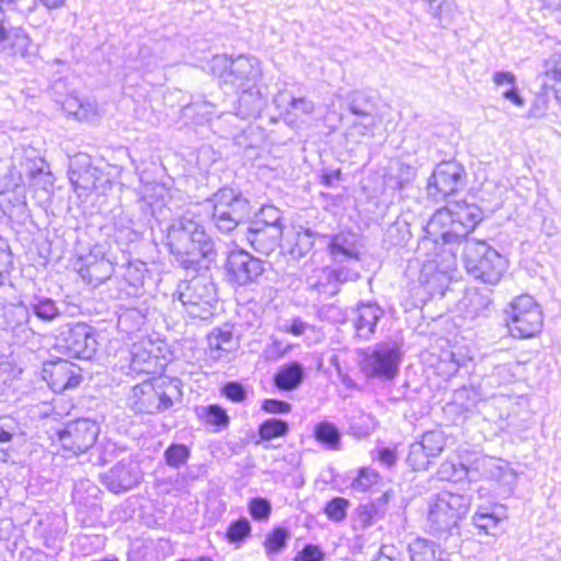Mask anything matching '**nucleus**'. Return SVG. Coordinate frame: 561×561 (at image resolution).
Returning a JSON list of instances; mask_svg holds the SVG:
<instances>
[{"label":"nucleus","mask_w":561,"mask_h":561,"mask_svg":"<svg viewBox=\"0 0 561 561\" xmlns=\"http://www.w3.org/2000/svg\"><path fill=\"white\" fill-rule=\"evenodd\" d=\"M167 247L179 267L194 273L209 270L218 256L215 239L201 222L187 216L169 225Z\"/></svg>","instance_id":"f257e3e1"},{"label":"nucleus","mask_w":561,"mask_h":561,"mask_svg":"<svg viewBox=\"0 0 561 561\" xmlns=\"http://www.w3.org/2000/svg\"><path fill=\"white\" fill-rule=\"evenodd\" d=\"M471 495L450 491L437 493L430 503L427 522L430 530L438 538H447L468 513Z\"/></svg>","instance_id":"f03ea898"},{"label":"nucleus","mask_w":561,"mask_h":561,"mask_svg":"<svg viewBox=\"0 0 561 561\" xmlns=\"http://www.w3.org/2000/svg\"><path fill=\"white\" fill-rule=\"evenodd\" d=\"M462 256L468 274L489 285L497 284L507 267L505 257L483 240H466Z\"/></svg>","instance_id":"7ed1b4c3"},{"label":"nucleus","mask_w":561,"mask_h":561,"mask_svg":"<svg viewBox=\"0 0 561 561\" xmlns=\"http://www.w3.org/2000/svg\"><path fill=\"white\" fill-rule=\"evenodd\" d=\"M182 392L180 380H162L153 383L144 381L131 389L129 405L136 413H161L169 410L174 401H180Z\"/></svg>","instance_id":"20e7f679"},{"label":"nucleus","mask_w":561,"mask_h":561,"mask_svg":"<svg viewBox=\"0 0 561 561\" xmlns=\"http://www.w3.org/2000/svg\"><path fill=\"white\" fill-rule=\"evenodd\" d=\"M211 206L210 220L221 233H229L251 216V205L241 192L225 186L207 199Z\"/></svg>","instance_id":"39448f33"},{"label":"nucleus","mask_w":561,"mask_h":561,"mask_svg":"<svg viewBox=\"0 0 561 561\" xmlns=\"http://www.w3.org/2000/svg\"><path fill=\"white\" fill-rule=\"evenodd\" d=\"M175 295L192 318L209 319L217 302V289L210 276L198 274L178 284Z\"/></svg>","instance_id":"423d86ee"},{"label":"nucleus","mask_w":561,"mask_h":561,"mask_svg":"<svg viewBox=\"0 0 561 561\" xmlns=\"http://www.w3.org/2000/svg\"><path fill=\"white\" fill-rule=\"evenodd\" d=\"M211 70L226 84L238 89L255 87L261 76L259 60L245 55H240L237 58L217 55L211 60Z\"/></svg>","instance_id":"0eeeda50"},{"label":"nucleus","mask_w":561,"mask_h":561,"mask_svg":"<svg viewBox=\"0 0 561 561\" xmlns=\"http://www.w3.org/2000/svg\"><path fill=\"white\" fill-rule=\"evenodd\" d=\"M506 313V324L513 337L528 339L541 331L542 312L531 296L523 295L515 298Z\"/></svg>","instance_id":"6e6552de"},{"label":"nucleus","mask_w":561,"mask_h":561,"mask_svg":"<svg viewBox=\"0 0 561 561\" xmlns=\"http://www.w3.org/2000/svg\"><path fill=\"white\" fill-rule=\"evenodd\" d=\"M270 266V263L255 257L245 250H232L225 263L226 279L230 285L237 287L259 285Z\"/></svg>","instance_id":"1a4fd4ad"},{"label":"nucleus","mask_w":561,"mask_h":561,"mask_svg":"<svg viewBox=\"0 0 561 561\" xmlns=\"http://www.w3.org/2000/svg\"><path fill=\"white\" fill-rule=\"evenodd\" d=\"M401 358L397 343H377L363 352L362 371L369 378L392 379L398 374Z\"/></svg>","instance_id":"9d476101"},{"label":"nucleus","mask_w":561,"mask_h":561,"mask_svg":"<svg viewBox=\"0 0 561 561\" xmlns=\"http://www.w3.org/2000/svg\"><path fill=\"white\" fill-rule=\"evenodd\" d=\"M467 173L456 160L436 164L427 181V195L435 202H443L466 186Z\"/></svg>","instance_id":"9b49d317"},{"label":"nucleus","mask_w":561,"mask_h":561,"mask_svg":"<svg viewBox=\"0 0 561 561\" xmlns=\"http://www.w3.org/2000/svg\"><path fill=\"white\" fill-rule=\"evenodd\" d=\"M99 434L100 426L96 422L90 419H78L56 431L51 439L57 440L65 451L78 456L94 446Z\"/></svg>","instance_id":"f8f14e48"},{"label":"nucleus","mask_w":561,"mask_h":561,"mask_svg":"<svg viewBox=\"0 0 561 561\" xmlns=\"http://www.w3.org/2000/svg\"><path fill=\"white\" fill-rule=\"evenodd\" d=\"M360 274L352 266L330 265L316 268L306 279L307 289L319 296L334 297L341 291V286L348 282H356Z\"/></svg>","instance_id":"ddd939ff"},{"label":"nucleus","mask_w":561,"mask_h":561,"mask_svg":"<svg viewBox=\"0 0 561 561\" xmlns=\"http://www.w3.org/2000/svg\"><path fill=\"white\" fill-rule=\"evenodd\" d=\"M57 347L68 356L91 359L98 350L95 330L85 323L67 327L57 337Z\"/></svg>","instance_id":"4468645a"},{"label":"nucleus","mask_w":561,"mask_h":561,"mask_svg":"<svg viewBox=\"0 0 561 561\" xmlns=\"http://www.w3.org/2000/svg\"><path fill=\"white\" fill-rule=\"evenodd\" d=\"M454 224L451 230L439 232L444 243H460L470 240L468 234L483 220V211L476 204L453 203Z\"/></svg>","instance_id":"2eb2a0df"},{"label":"nucleus","mask_w":561,"mask_h":561,"mask_svg":"<svg viewBox=\"0 0 561 561\" xmlns=\"http://www.w3.org/2000/svg\"><path fill=\"white\" fill-rule=\"evenodd\" d=\"M141 479L140 466L130 457L122 459L108 471L100 476L102 484L115 494L131 490L140 483Z\"/></svg>","instance_id":"dca6fc26"},{"label":"nucleus","mask_w":561,"mask_h":561,"mask_svg":"<svg viewBox=\"0 0 561 561\" xmlns=\"http://www.w3.org/2000/svg\"><path fill=\"white\" fill-rule=\"evenodd\" d=\"M328 250L334 265L352 266L356 270L359 262V243L356 233L342 231L331 236Z\"/></svg>","instance_id":"f3484780"},{"label":"nucleus","mask_w":561,"mask_h":561,"mask_svg":"<svg viewBox=\"0 0 561 561\" xmlns=\"http://www.w3.org/2000/svg\"><path fill=\"white\" fill-rule=\"evenodd\" d=\"M282 236V226H266L262 221L250 222L244 232L252 249L263 255L271 254L278 247Z\"/></svg>","instance_id":"a211bd4d"},{"label":"nucleus","mask_w":561,"mask_h":561,"mask_svg":"<svg viewBox=\"0 0 561 561\" xmlns=\"http://www.w3.org/2000/svg\"><path fill=\"white\" fill-rule=\"evenodd\" d=\"M44 378L47 379L54 392L76 388L82 379L78 368L67 360L50 363L48 367L44 368Z\"/></svg>","instance_id":"6ab92c4d"},{"label":"nucleus","mask_w":561,"mask_h":561,"mask_svg":"<svg viewBox=\"0 0 561 561\" xmlns=\"http://www.w3.org/2000/svg\"><path fill=\"white\" fill-rule=\"evenodd\" d=\"M382 316L383 310L377 304L359 301L353 318L356 336L364 341L371 339Z\"/></svg>","instance_id":"aec40b11"},{"label":"nucleus","mask_w":561,"mask_h":561,"mask_svg":"<svg viewBox=\"0 0 561 561\" xmlns=\"http://www.w3.org/2000/svg\"><path fill=\"white\" fill-rule=\"evenodd\" d=\"M348 110L352 114L362 117L360 123L354 122V126H362L366 131L375 126L374 113L376 111L375 99L365 91H354L348 96Z\"/></svg>","instance_id":"412c9836"},{"label":"nucleus","mask_w":561,"mask_h":561,"mask_svg":"<svg viewBox=\"0 0 561 561\" xmlns=\"http://www.w3.org/2000/svg\"><path fill=\"white\" fill-rule=\"evenodd\" d=\"M113 273L114 266L111 261L104 256L96 257L93 255L85 257L83 265L79 270L82 279L93 287H98L110 279Z\"/></svg>","instance_id":"4be33fe9"},{"label":"nucleus","mask_w":561,"mask_h":561,"mask_svg":"<svg viewBox=\"0 0 561 561\" xmlns=\"http://www.w3.org/2000/svg\"><path fill=\"white\" fill-rule=\"evenodd\" d=\"M306 377V369L299 362L282 365L274 375V385L283 391H293L299 388Z\"/></svg>","instance_id":"5701e85b"},{"label":"nucleus","mask_w":561,"mask_h":561,"mask_svg":"<svg viewBox=\"0 0 561 561\" xmlns=\"http://www.w3.org/2000/svg\"><path fill=\"white\" fill-rule=\"evenodd\" d=\"M147 267L144 262L128 263L122 274L121 293L128 297H136L142 294Z\"/></svg>","instance_id":"b1692460"},{"label":"nucleus","mask_w":561,"mask_h":561,"mask_svg":"<svg viewBox=\"0 0 561 561\" xmlns=\"http://www.w3.org/2000/svg\"><path fill=\"white\" fill-rule=\"evenodd\" d=\"M14 2L15 0H0V45L4 44L22 53L28 44V36L21 28L8 30L4 26V8L13 5Z\"/></svg>","instance_id":"393cba45"},{"label":"nucleus","mask_w":561,"mask_h":561,"mask_svg":"<svg viewBox=\"0 0 561 561\" xmlns=\"http://www.w3.org/2000/svg\"><path fill=\"white\" fill-rule=\"evenodd\" d=\"M254 88H241L243 91L239 96L236 114L242 119L256 117L264 106V100Z\"/></svg>","instance_id":"a878e982"},{"label":"nucleus","mask_w":561,"mask_h":561,"mask_svg":"<svg viewBox=\"0 0 561 561\" xmlns=\"http://www.w3.org/2000/svg\"><path fill=\"white\" fill-rule=\"evenodd\" d=\"M313 437L327 449L339 450L341 447V432L332 422L321 421L316 424Z\"/></svg>","instance_id":"bb28decb"},{"label":"nucleus","mask_w":561,"mask_h":561,"mask_svg":"<svg viewBox=\"0 0 561 561\" xmlns=\"http://www.w3.org/2000/svg\"><path fill=\"white\" fill-rule=\"evenodd\" d=\"M473 525L485 535L495 536L502 523V516L491 507L480 506L472 517Z\"/></svg>","instance_id":"cd10ccee"},{"label":"nucleus","mask_w":561,"mask_h":561,"mask_svg":"<svg viewBox=\"0 0 561 561\" xmlns=\"http://www.w3.org/2000/svg\"><path fill=\"white\" fill-rule=\"evenodd\" d=\"M20 309H28L35 317L45 322H51L60 316V310L55 300L48 297L34 296L30 305Z\"/></svg>","instance_id":"c85d7f7f"},{"label":"nucleus","mask_w":561,"mask_h":561,"mask_svg":"<svg viewBox=\"0 0 561 561\" xmlns=\"http://www.w3.org/2000/svg\"><path fill=\"white\" fill-rule=\"evenodd\" d=\"M430 14L437 20L443 27L447 26L457 13L454 0H426Z\"/></svg>","instance_id":"c756f323"},{"label":"nucleus","mask_w":561,"mask_h":561,"mask_svg":"<svg viewBox=\"0 0 561 561\" xmlns=\"http://www.w3.org/2000/svg\"><path fill=\"white\" fill-rule=\"evenodd\" d=\"M419 442L423 448H425L427 455L432 456V458H436L445 449L447 437L442 430H433L425 432Z\"/></svg>","instance_id":"7c9ffc66"},{"label":"nucleus","mask_w":561,"mask_h":561,"mask_svg":"<svg viewBox=\"0 0 561 561\" xmlns=\"http://www.w3.org/2000/svg\"><path fill=\"white\" fill-rule=\"evenodd\" d=\"M289 431V425L282 419L271 417L262 422L257 428L261 440H272L285 436Z\"/></svg>","instance_id":"2f4dec72"},{"label":"nucleus","mask_w":561,"mask_h":561,"mask_svg":"<svg viewBox=\"0 0 561 561\" xmlns=\"http://www.w3.org/2000/svg\"><path fill=\"white\" fill-rule=\"evenodd\" d=\"M454 209L453 204H449L445 207H442L437 209L433 216L431 217L426 230L428 233H438V229L442 231L444 230H451L453 224H454Z\"/></svg>","instance_id":"473e14b6"},{"label":"nucleus","mask_w":561,"mask_h":561,"mask_svg":"<svg viewBox=\"0 0 561 561\" xmlns=\"http://www.w3.org/2000/svg\"><path fill=\"white\" fill-rule=\"evenodd\" d=\"M469 469L460 461L447 459L443 461L437 470L440 480L459 482L468 477Z\"/></svg>","instance_id":"72a5a7b5"},{"label":"nucleus","mask_w":561,"mask_h":561,"mask_svg":"<svg viewBox=\"0 0 561 561\" xmlns=\"http://www.w3.org/2000/svg\"><path fill=\"white\" fill-rule=\"evenodd\" d=\"M469 300V312H472L474 317H486L491 306V290L489 289H477L468 297Z\"/></svg>","instance_id":"f704fd0d"},{"label":"nucleus","mask_w":561,"mask_h":561,"mask_svg":"<svg viewBox=\"0 0 561 561\" xmlns=\"http://www.w3.org/2000/svg\"><path fill=\"white\" fill-rule=\"evenodd\" d=\"M19 321L11 328L12 335L15 343L23 344L34 336V331L30 328L28 309H18L16 313Z\"/></svg>","instance_id":"c9c22d12"},{"label":"nucleus","mask_w":561,"mask_h":561,"mask_svg":"<svg viewBox=\"0 0 561 561\" xmlns=\"http://www.w3.org/2000/svg\"><path fill=\"white\" fill-rule=\"evenodd\" d=\"M289 538V533L284 527L274 528L265 538L264 548L266 554L270 557L271 554L279 553L287 546V540Z\"/></svg>","instance_id":"e433bc0d"},{"label":"nucleus","mask_w":561,"mask_h":561,"mask_svg":"<svg viewBox=\"0 0 561 561\" xmlns=\"http://www.w3.org/2000/svg\"><path fill=\"white\" fill-rule=\"evenodd\" d=\"M207 341L210 351L230 352L233 348V334L227 329H214Z\"/></svg>","instance_id":"4c0bfd02"},{"label":"nucleus","mask_w":561,"mask_h":561,"mask_svg":"<svg viewBox=\"0 0 561 561\" xmlns=\"http://www.w3.org/2000/svg\"><path fill=\"white\" fill-rule=\"evenodd\" d=\"M190 455L191 450L184 444H171L163 453L165 463L175 469L184 466Z\"/></svg>","instance_id":"58836bf2"},{"label":"nucleus","mask_w":561,"mask_h":561,"mask_svg":"<svg viewBox=\"0 0 561 561\" xmlns=\"http://www.w3.org/2000/svg\"><path fill=\"white\" fill-rule=\"evenodd\" d=\"M431 459L432 456L427 455V451L419 440L410 445L407 462L414 471L426 470L431 463Z\"/></svg>","instance_id":"ea45409f"},{"label":"nucleus","mask_w":561,"mask_h":561,"mask_svg":"<svg viewBox=\"0 0 561 561\" xmlns=\"http://www.w3.org/2000/svg\"><path fill=\"white\" fill-rule=\"evenodd\" d=\"M409 551L411 561H436L433 541L419 539L410 545Z\"/></svg>","instance_id":"a19ab883"},{"label":"nucleus","mask_w":561,"mask_h":561,"mask_svg":"<svg viewBox=\"0 0 561 561\" xmlns=\"http://www.w3.org/2000/svg\"><path fill=\"white\" fill-rule=\"evenodd\" d=\"M251 533V524L247 518H239L230 523L226 538L230 543L243 542Z\"/></svg>","instance_id":"79ce46f5"},{"label":"nucleus","mask_w":561,"mask_h":561,"mask_svg":"<svg viewBox=\"0 0 561 561\" xmlns=\"http://www.w3.org/2000/svg\"><path fill=\"white\" fill-rule=\"evenodd\" d=\"M408 224L405 221H396L386 230L385 241L390 245L400 247L408 242Z\"/></svg>","instance_id":"37998d69"},{"label":"nucleus","mask_w":561,"mask_h":561,"mask_svg":"<svg viewBox=\"0 0 561 561\" xmlns=\"http://www.w3.org/2000/svg\"><path fill=\"white\" fill-rule=\"evenodd\" d=\"M62 105L69 114L76 116L79 121L89 119L91 114H94L91 104H84L77 96H68Z\"/></svg>","instance_id":"c03bdc74"},{"label":"nucleus","mask_w":561,"mask_h":561,"mask_svg":"<svg viewBox=\"0 0 561 561\" xmlns=\"http://www.w3.org/2000/svg\"><path fill=\"white\" fill-rule=\"evenodd\" d=\"M314 244V237L310 230L298 232L295 238V243L290 249V254L294 257H302L308 254Z\"/></svg>","instance_id":"a18cd8bd"},{"label":"nucleus","mask_w":561,"mask_h":561,"mask_svg":"<svg viewBox=\"0 0 561 561\" xmlns=\"http://www.w3.org/2000/svg\"><path fill=\"white\" fill-rule=\"evenodd\" d=\"M227 411L218 404H210L206 408L205 422L219 428H225L229 424Z\"/></svg>","instance_id":"49530a36"},{"label":"nucleus","mask_w":561,"mask_h":561,"mask_svg":"<svg viewBox=\"0 0 561 561\" xmlns=\"http://www.w3.org/2000/svg\"><path fill=\"white\" fill-rule=\"evenodd\" d=\"M348 504L344 497H334L327 503L324 512L331 520L341 522L346 517Z\"/></svg>","instance_id":"de8ad7c7"},{"label":"nucleus","mask_w":561,"mask_h":561,"mask_svg":"<svg viewBox=\"0 0 561 561\" xmlns=\"http://www.w3.org/2000/svg\"><path fill=\"white\" fill-rule=\"evenodd\" d=\"M20 434V425L13 417H0V444L10 443L15 436H19Z\"/></svg>","instance_id":"09e8293b"},{"label":"nucleus","mask_w":561,"mask_h":561,"mask_svg":"<svg viewBox=\"0 0 561 561\" xmlns=\"http://www.w3.org/2000/svg\"><path fill=\"white\" fill-rule=\"evenodd\" d=\"M249 512L253 519L262 522L270 517L272 506L268 500L264 497H254L249 503Z\"/></svg>","instance_id":"8fccbe9b"},{"label":"nucleus","mask_w":561,"mask_h":561,"mask_svg":"<svg viewBox=\"0 0 561 561\" xmlns=\"http://www.w3.org/2000/svg\"><path fill=\"white\" fill-rule=\"evenodd\" d=\"M378 473L369 468H362L357 477L352 482V489L355 491L364 492L376 483Z\"/></svg>","instance_id":"3c124183"},{"label":"nucleus","mask_w":561,"mask_h":561,"mask_svg":"<svg viewBox=\"0 0 561 561\" xmlns=\"http://www.w3.org/2000/svg\"><path fill=\"white\" fill-rule=\"evenodd\" d=\"M356 516L357 522L363 528L371 525L376 519L382 517L371 503L360 504L356 508Z\"/></svg>","instance_id":"603ef678"},{"label":"nucleus","mask_w":561,"mask_h":561,"mask_svg":"<svg viewBox=\"0 0 561 561\" xmlns=\"http://www.w3.org/2000/svg\"><path fill=\"white\" fill-rule=\"evenodd\" d=\"M222 394L232 402L240 403L247 399V390L239 381H229L221 389Z\"/></svg>","instance_id":"864d4df0"},{"label":"nucleus","mask_w":561,"mask_h":561,"mask_svg":"<svg viewBox=\"0 0 561 561\" xmlns=\"http://www.w3.org/2000/svg\"><path fill=\"white\" fill-rule=\"evenodd\" d=\"M545 75L554 82H561V53H553L545 61Z\"/></svg>","instance_id":"5fc2aeb1"},{"label":"nucleus","mask_w":561,"mask_h":561,"mask_svg":"<svg viewBox=\"0 0 561 561\" xmlns=\"http://www.w3.org/2000/svg\"><path fill=\"white\" fill-rule=\"evenodd\" d=\"M323 559L324 552L319 546L307 543L302 550L295 556L294 561H322Z\"/></svg>","instance_id":"6e6d98bb"},{"label":"nucleus","mask_w":561,"mask_h":561,"mask_svg":"<svg viewBox=\"0 0 561 561\" xmlns=\"http://www.w3.org/2000/svg\"><path fill=\"white\" fill-rule=\"evenodd\" d=\"M261 408L271 414H287L291 410V404L278 399H265Z\"/></svg>","instance_id":"4d7b16f0"},{"label":"nucleus","mask_w":561,"mask_h":561,"mask_svg":"<svg viewBox=\"0 0 561 561\" xmlns=\"http://www.w3.org/2000/svg\"><path fill=\"white\" fill-rule=\"evenodd\" d=\"M255 221H262L266 224V226H282V216L278 208L274 206H264L261 209V218Z\"/></svg>","instance_id":"13d9d810"},{"label":"nucleus","mask_w":561,"mask_h":561,"mask_svg":"<svg viewBox=\"0 0 561 561\" xmlns=\"http://www.w3.org/2000/svg\"><path fill=\"white\" fill-rule=\"evenodd\" d=\"M290 348L291 345L284 346L280 341L274 340L265 347L264 356L267 360H277L283 357Z\"/></svg>","instance_id":"bf43d9fd"},{"label":"nucleus","mask_w":561,"mask_h":561,"mask_svg":"<svg viewBox=\"0 0 561 561\" xmlns=\"http://www.w3.org/2000/svg\"><path fill=\"white\" fill-rule=\"evenodd\" d=\"M320 183L325 187H333L341 179L340 169H324L320 175Z\"/></svg>","instance_id":"052dcab7"},{"label":"nucleus","mask_w":561,"mask_h":561,"mask_svg":"<svg viewBox=\"0 0 561 561\" xmlns=\"http://www.w3.org/2000/svg\"><path fill=\"white\" fill-rule=\"evenodd\" d=\"M289 105L293 110L302 114H311L314 110L313 102L307 98H293Z\"/></svg>","instance_id":"680f3d73"},{"label":"nucleus","mask_w":561,"mask_h":561,"mask_svg":"<svg viewBox=\"0 0 561 561\" xmlns=\"http://www.w3.org/2000/svg\"><path fill=\"white\" fill-rule=\"evenodd\" d=\"M309 328V324L305 322L301 318H294L290 324H286L284 327L285 332L290 333L296 336L302 335L306 330Z\"/></svg>","instance_id":"e2e57ef3"},{"label":"nucleus","mask_w":561,"mask_h":561,"mask_svg":"<svg viewBox=\"0 0 561 561\" xmlns=\"http://www.w3.org/2000/svg\"><path fill=\"white\" fill-rule=\"evenodd\" d=\"M393 491L392 490H388L386 492H383L380 496L374 499L370 503L376 507V510L378 511V513L383 516L385 513H386V510H387V505L390 501V499L393 497Z\"/></svg>","instance_id":"0e129e2a"},{"label":"nucleus","mask_w":561,"mask_h":561,"mask_svg":"<svg viewBox=\"0 0 561 561\" xmlns=\"http://www.w3.org/2000/svg\"><path fill=\"white\" fill-rule=\"evenodd\" d=\"M378 460L387 467H392L397 462L396 451L390 447H382L378 450Z\"/></svg>","instance_id":"69168bd1"},{"label":"nucleus","mask_w":561,"mask_h":561,"mask_svg":"<svg viewBox=\"0 0 561 561\" xmlns=\"http://www.w3.org/2000/svg\"><path fill=\"white\" fill-rule=\"evenodd\" d=\"M82 490L89 492L92 497H96L100 492V489L96 485H94L90 480H82L79 483H76L73 494L79 495Z\"/></svg>","instance_id":"338daca9"},{"label":"nucleus","mask_w":561,"mask_h":561,"mask_svg":"<svg viewBox=\"0 0 561 561\" xmlns=\"http://www.w3.org/2000/svg\"><path fill=\"white\" fill-rule=\"evenodd\" d=\"M493 82L497 85H503V84L516 85V77L512 72L497 71L493 75Z\"/></svg>","instance_id":"774afa93"}]
</instances>
